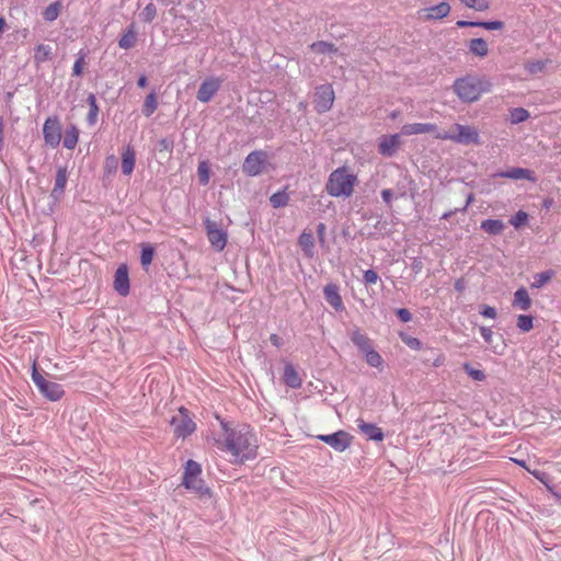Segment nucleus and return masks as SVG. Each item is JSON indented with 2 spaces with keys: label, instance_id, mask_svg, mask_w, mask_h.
Segmentation results:
<instances>
[{
  "label": "nucleus",
  "instance_id": "3",
  "mask_svg": "<svg viewBox=\"0 0 561 561\" xmlns=\"http://www.w3.org/2000/svg\"><path fill=\"white\" fill-rule=\"evenodd\" d=\"M357 176L347 167L335 169L328 179L325 191L333 197H350L354 193Z\"/></svg>",
  "mask_w": 561,
  "mask_h": 561
},
{
  "label": "nucleus",
  "instance_id": "1",
  "mask_svg": "<svg viewBox=\"0 0 561 561\" xmlns=\"http://www.w3.org/2000/svg\"><path fill=\"white\" fill-rule=\"evenodd\" d=\"M215 445L221 451L231 456L230 461L242 463L256 456L257 440L249 426L229 428L222 424V432L215 438Z\"/></svg>",
  "mask_w": 561,
  "mask_h": 561
},
{
  "label": "nucleus",
  "instance_id": "39",
  "mask_svg": "<svg viewBox=\"0 0 561 561\" xmlns=\"http://www.w3.org/2000/svg\"><path fill=\"white\" fill-rule=\"evenodd\" d=\"M365 355V359L367 364L371 367H380L382 365V358L378 352H376L373 347L365 351L363 353Z\"/></svg>",
  "mask_w": 561,
  "mask_h": 561
},
{
  "label": "nucleus",
  "instance_id": "37",
  "mask_svg": "<svg viewBox=\"0 0 561 561\" xmlns=\"http://www.w3.org/2000/svg\"><path fill=\"white\" fill-rule=\"evenodd\" d=\"M201 473V465L194 460H188L185 466L183 479L198 478Z\"/></svg>",
  "mask_w": 561,
  "mask_h": 561
},
{
  "label": "nucleus",
  "instance_id": "6",
  "mask_svg": "<svg viewBox=\"0 0 561 561\" xmlns=\"http://www.w3.org/2000/svg\"><path fill=\"white\" fill-rule=\"evenodd\" d=\"M170 424L174 435L180 438L187 437L196 430V424L185 408L179 409L178 413L172 416Z\"/></svg>",
  "mask_w": 561,
  "mask_h": 561
},
{
  "label": "nucleus",
  "instance_id": "47",
  "mask_svg": "<svg viewBox=\"0 0 561 561\" xmlns=\"http://www.w3.org/2000/svg\"><path fill=\"white\" fill-rule=\"evenodd\" d=\"M528 218L527 213L519 210L513 216L510 220L511 225H513L515 228H519L523 224L526 222Z\"/></svg>",
  "mask_w": 561,
  "mask_h": 561
},
{
  "label": "nucleus",
  "instance_id": "5",
  "mask_svg": "<svg viewBox=\"0 0 561 561\" xmlns=\"http://www.w3.org/2000/svg\"><path fill=\"white\" fill-rule=\"evenodd\" d=\"M32 380L39 390V392L50 401H57L64 396L62 387L51 380H47L33 364Z\"/></svg>",
  "mask_w": 561,
  "mask_h": 561
},
{
  "label": "nucleus",
  "instance_id": "54",
  "mask_svg": "<svg viewBox=\"0 0 561 561\" xmlns=\"http://www.w3.org/2000/svg\"><path fill=\"white\" fill-rule=\"evenodd\" d=\"M397 316L404 323L410 322L411 319H412L411 312L408 309H405V308L398 309L397 310Z\"/></svg>",
  "mask_w": 561,
  "mask_h": 561
},
{
  "label": "nucleus",
  "instance_id": "62",
  "mask_svg": "<svg viewBox=\"0 0 561 561\" xmlns=\"http://www.w3.org/2000/svg\"><path fill=\"white\" fill-rule=\"evenodd\" d=\"M455 288H456V290L461 291V290L463 289V283H462V280H460V279H459V280H457V282L455 283Z\"/></svg>",
  "mask_w": 561,
  "mask_h": 561
},
{
  "label": "nucleus",
  "instance_id": "10",
  "mask_svg": "<svg viewBox=\"0 0 561 561\" xmlns=\"http://www.w3.org/2000/svg\"><path fill=\"white\" fill-rule=\"evenodd\" d=\"M45 144L51 148L59 146L61 140V126L57 117H48L43 125Z\"/></svg>",
  "mask_w": 561,
  "mask_h": 561
},
{
  "label": "nucleus",
  "instance_id": "57",
  "mask_svg": "<svg viewBox=\"0 0 561 561\" xmlns=\"http://www.w3.org/2000/svg\"><path fill=\"white\" fill-rule=\"evenodd\" d=\"M270 341L276 347H282L284 344L283 339L277 334H272L270 336Z\"/></svg>",
  "mask_w": 561,
  "mask_h": 561
},
{
  "label": "nucleus",
  "instance_id": "18",
  "mask_svg": "<svg viewBox=\"0 0 561 561\" xmlns=\"http://www.w3.org/2000/svg\"><path fill=\"white\" fill-rule=\"evenodd\" d=\"M358 430L368 438L375 442L383 439V433L380 427L373 423H366L364 420H357Z\"/></svg>",
  "mask_w": 561,
  "mask_h": 561
},
{
  "label": "nucleus",
  "instance_id": "43",
  "mask_svg": "<svg viewBox=\"0 0 561 561\" xmlns=\"http://www.w3.org/2000/svg\"><path fill=\"white\" fill-rule=\"evenodd\" d=\"M460 2L467 8L476 11H485L490 8V2L488 0H460Z\"/></svg>",
  "mask_w": 561,
  "mask_h": 561
},
{
  "label": "nucleus",
  "instance_id": "33",
  "mask_svg": "<svg viewBox=\"0 0 561 561\" xmlns=\"http://www.w3.org/2000/svg\"><path fill=\"white\" fill-rule=\"evenodd\" d=\"M309 47L316 54H335L337 51L334 44L324 41L312 43Z\"/></svg>",
  "mask_w": 561,
  "mask_h": 561
},
{
  "label": "nucleus",
  "instance_id": "44",
  "mask_svg": "<svg viewBox=\"0 0 561 561\" xmlns=\"http://www.w3.org/2000/svg\"><path fill=\"white\" fill-rule=\"evenodd\" d=\"M154 250L150 244H144L140 255V262L144 267L151 264L153 260Z\"/></svg>",
  "mask_w": 561,
  "mask_h": 561
},
{
  "label": "nucleus",
  "instance_id": "29",
  "mask_svg": "<svg viewBox=\"0 0 561 561\" xmlns=\"http://www.w3.org/2000/svg\"><path fill=\"white\" fill-rule=\"evenodd\" d=\"M79 140V129L71 125L65 131L64 136V147L67 149H75Z\"/></svg>",
  "mask_w": 561,
  "mask_h": 561
},
{
  "label": "nucleus",
  "instance_id": "9",
  "mask_svg": "<svg viewBox=\"0 0 561 561\" xmlns=\"http://www.w3.org/2000/svg\"><path fill=\"white\" fill-rule=\"evenodd\" d=\"M265 163L266 153L262 150H255L247 156L242 171L249 176H256L262 173Z\"/></svg>",
  "mask_w": 561,
  "mask_h": 561
},
{
  "label": "nucleus",
  "instance_id": "59",
  "mask_svg": "<svg viewBox=\"0 0 561 561\" xmlns=\"http://www.w3.org/2000/svg\"><path fill=\"white\" fill-rule=\"evenodd\" d=\"M381 197L386 204H390L392 201V192L391 190H382L381 191Z\"/></svg>",
  "mask_w": 561,
  "mask_h": 561
},
{
  "label": "nucleus",
  "instance_id": "36",
  "mask_svg": "<svg viewBox=\"0 0 561 561\" xmlns=\"http://www.w3.org/2000/svg\"><path fill=\"white\" fill-rule=\"evenodd\" d=\"M60 9H61V3L59 1H56L51 4H49L43 12L44 20H46L48 22L55 21L60 13Z\"/></svg>",
  "mask_w": 561,
  "mask_h": 561
},
{
  "label": "nucleus",
  "instance_id": "16",
  "mask_svg": "<svg viewBox=\"0 0 561 561\" xmlns=\"http://www.w3.org/2000/svg\"><path fill=\"white\" fill-rule=\"evenodd\" d=\"M499 178H505L511 180H527L529 182H536L537 178L535 172L524 168H512L507 171H502L496 174Z\"/></svg>",
  "mask_w": 561,
  "mask_h": 561
},
{
  "label": "nucleus",
  "instance_id": "22",
  "mask_svg": "<svg viewBox=\"0 0 561 561\" xmlns=\"http://www.w3.org/2000/svg\"><path fill=\"white\" fill-rule=\"evenodd\" d=\"M136 153L131 146H127L122 153V172L130 175L135 167Z\"/></svg>",
  "mask_w": 561,
  "mask_h": 561
},
{
  "label": "nucleus",
  "instance_id": "25",
  "mask_svg": "<svg viewBox=\"0 0 561 561\" xmlns=\"http://www.w3.org/2000/svg\"><path fill=\"white\" fill-rule=\"evenodd\" d=\"M298 244L307 257L314 255V238L311 232L304 231L298 239Z\"/></svg>",
  "mask_w": 561,
  "mask_h": 561
},
{
  "label": "nucleus",
  "instance_id": "27",
  "mask_svg": "<svg viewBox=\"0 0 561 561\" xmlns=\"http://www.w3.org/2000/svg\"><path fill=\"white\" fill-rule=\"evenodd\" d=\"M137 35L135 30V24H130L125 33L118 41V46L123 49H130L136 45Z\"/></svg>",
  "mask_w": 561,
  "mask_h": 561
},
{
  "label": "nucleus",
  "instance_id": "38",
  "mask_svg": "<svg viewBox=\"0 0 561 561\" xmlns=\"http://www.w3.org/2000/svg\"><path fill=\"white\" fill-rule=\"evenodd\" d=\"M288 201H289V195L285 191H279L277 193H274L270 197L271 205L274 208H279V207L286 206L288 204Z\"/></svg>",
  "mask_w": 561,
  "mask_h": 561
},
{
  "label": "nucleus",
  "instance_id": "64",
  "mask_svg": "<svg viewBox=\"0 0 561 561\" xmlns=\"http://www.w3.org/2000/svg\"><path fill=\"white\" fill-rule=\"evenodd\" d=\"M4 25H5V20L3 16H0V34L2 33Z\"/></svg>",
  "mask_w": 561,
  "mask_h": 561
},
{
  "label": "nucleus",
  "instance_id": "2",
  "mask_svg": "<svg viewBox=\"0 0 561 561\" xmlns=\"http://www.w3.org/2000/svg\"><path fill=\"white\" fill-rule=\"evenodd\" d=\"M491 87V82L484 77L467 75L458 78L454 82L453 89L462 102L472 103L478 101L483 93L490 92Z\"/></svg>",
  "mask_w": 561,
  "mask_h": 561
},
{
  "label": "nucleus",
  "instance_id": "8",
  "mask_svg": "<svg viewBox=\"0 0 561 561\" xmlns=\"http://www.w3.org/2000/svg\"><path fill=\"white\" fill-rule=\"evenodd\" d=\"M204 224L211 247L218 252L222 251L228 240L226 231H224L216 221L210 219H206Z\"/></svg>",
  "mask_w": 561,
  "mask_h": 561
},
{
  "label": "nucleus",
  "instance_id": "13",
  "mask_svg": "<svg viewBox=\"0 0 561 561\" xmlns=\"http://www.w3.org/2000/svg\"><path fill=\"white\" fill-rule=\"evenodd\" d=\"M400 145L401 139L399 134L383 135L379 138L378 151L381 156L392 157L396 154Z\"/></svg>",
  "mask_w": 561,
  "mask_h": 561
},
{
  "label": "nucleus",
  "instance_id": "42",
  "mask_svg": "<svg viewBox=\"0 0 561 561\" xmlns=\"http://www.w3.org/2000/svg\"><path fill=\"white\" fill-rule=\"evenodd\" d=\"M517 328L522 332H529L534 328V318L527 314H519L517 318Z\"/></svg>",
  "mask_w": 561,
  "mask_h": 561
},
{
  "label": "nucleus",
  "instance_id": "60",
  "mask_svg": "<svg viewBox=\"0 0 561 561\" xmlns=\"http://www.w3.org/2000/svg\"><path fill=\"white\" fill-rule=\"evenodd\" d=\"M147 77L146 76H140V78L138 79V87L139 88H145L147 85Z\"/></svg>",
  "mask_w": 561,
  "mask_h": 561
},
{
  "label": "nucleus",
  "instance_id": "49",
  "mask_svg": "<svg viewBox=\"0 0 561 561\" xmlns=\"http://www.w3.org/2000/svg\"><path fill=\"white\" fill-rule=\"evenodd\" d=\"M479 27H483L490 31L502 30L504 27V23L501 21L479 22Z\"/></svg>",
  "mask_w": 561,
  "mask_h": 561
},
{
  "label": "nucleus",
  "instance_id": "56",
  "mask_svg": "<svg viewBox=\"0 0 561 561\" xmlns=\"http://www.w3.org/2000/svg\"><path fill=\"white\" fill-rule=\"evenodd\" d=\"M456 24L458 27H479V22L472 21L459 20Z\"/></svg>",
  "mask_w": 561,
  "mask_h": 561
},
{
  "label": "nucleus",
  "instance_id": "11",
  "mask_svg": "<svg viewBox=\"0 0 561 561\" xmlns=\"http://www.w3.org/2000/svg\"><path fill=\"white\" fill-rule=\"evenodd\" d=\"M450 10H451V8H450L449 3L443 1L438 4L420 9L416 12V14H417V19L423 22L438 21V20L446 18L450 13Z\"/></svg>",
  "mask_w": 561,
  "mask_h": 561
},
{
  "label": "nucleus",
  "instance_id": "53",
  "mask_svg": "<svg viewBox=\"0 0 561 561\" xmlns=\"http://www.w3.org/2000/svg\"><path fill=\"white\" fill-rule=\"evenodd\" d=\"M481 316H483L484 318H490V319H494L496 318V310L495 308L491 307V306H488V305H484L480 311Z\"/></svg>",
  "mask_w": 561,
  "mask_h": 561
},
{
  "label": "nucleus",
  "instance_id": "12",
  "mask_svg": "<svg viewBox=\"0 0 561 561\" xmlns=\"http://www.w3.org/2000/svg\"><path fill=\"white\" fill-rule=\"evenodd\" d=\"M222 80L216 77L205 79L197 91L196 98L202 103H208L219 90Z\"/></svg>",
  "mask_w": 561,
  "mask_h": 561
},
{
  "label": "nucleus",
  "instance_id": "35",
  "mask_svg": "<svg viewBox=\"0 0 561 561\" xmlns=\"http://www.w3.org/2000/svg\"><path fill=\"white\" fill-rule=\"evenodd\" d=\"M529 118V112L524 107H515L510 111V122L512 124H519Z\"/></svg>",
  "mask_w": 561,
  "mask_h": 561
},
{
  "label": "nucleus",
  "instance_id": "31",
  "mask_svg": "<svg viewBox=\"0 0 561 561\" xmlns=\"http://www.w3.org/2000/svg\"><path fill=\"white\" fill-rule=\"evenodd\" d=\"M87 102L89 104V113L87 115V122L89 125L93 126L98 121L99 106L96 104V98L93 93L88 95Z\"/></svg>",
  "mask_w": 561,
  "mask_h": 561
},
{
  "label": "nucleus",
  "instance_id": "41",
  "mask_svg": "<svg viewBox=\"0 0 561 561\" xmlns=\"http://www.w3.org/2000/svg\"><path fill=\"white\" fill-rule=\"evenodd\" d=\"M139 16L146 23L152 22L157 16L156 5L152 2L148 3L140 12Z\"/></svg>",
  "mask_w": 561,
  "mask_h": 561
},
{
  "label": "nucleus",
  "instance_id": "55",
  "mask_svg": "<svg viewBox=\"0 0 561 561\" xmlns=\"http://www.w3.org/2000/svg\"><path fill=\"white\" fill-rule=\"evenodd\" d=\"M480 333L486 343L492 342L493 332L490 328L481 327Z\"/></svg>",
  "mask_w": 561,
  "mask_h": 561
},
{
  "label": "nucleus",
  "instance_id": "48",
  "mask_svg": "<svg viewBox=\"0 0 561 561\" xmlns=\"http://www.w3.org/2000/svg\"><path fill=\"white\" fill-rule=\"evenodd\" d=\"M546 64L541 60L528 62L526 65V69L529 73L535 75L541 72L545 68Z\"/></svg>",
  "mask_w": 561,
  "mask_h": 561
},
{
  "label": "nucleus",
  "instance_id": "46",
  "mask_svg": "<svg viewBox=\"0 0 561 561\" xmlns=\"http://www.w3.org/2000/svg\"><path fill=\"white\" fill-rule=\"evenodd\" d=\"M197 174H198V178H199V182L202 184H207L208 181H209V171H208V167L206 164V162H201L198 164V169H197Z\"/></svg>",
  "mask_w": 561,
  "mask_h": 561
},
{
  "label": "nucleus",
  "instance_id": "14",
  "mask_svg": "<svg viewBox=\"0 0 561 561\" xmlns=\"http://www.w3.org/2000/svg\"><path fill=\"white\" fill-rule=\"evenodd\" d=\"M319 439L337 451H344L351 445V436L344 431H339L330 435H320Z\"/></svg>",
  "mask_w": 561,
  "mask_h": 561
},
{
  "label": "nucleus",
  "instance_id": "30",
  "mask_svg": "<svg viewBox=\"0 0 561 561\" xmlns=\"http://www.w3.org/2000/svg\"><path fill=\"white\" fill-rule=\"evenodd\" d=\"M469 50L476 56L485 57L489 53L488 43L483 38H473L469 43Z\"/></svg>",
  "mask_w": 561,
  "mask_h": 561
},
{
  "label": "nucleus",
  "instance_id": "45",
  "mask_svg": "<svg viewBox=\"0 0 561 561\" xmlns=\"http://www.w3.org/2000/svg\"><path fill=\"white\" fill-rule=\"evenodd\" d=\"M463 368L473 380L482 381L485 379V374L482 370L476 369L471 367L469 364H465Z\"/></svg>",
  "mask_w": 561,
  "mask_h": 561
},
{
  "label": "nucleus",
  "instance_id": "7",
  "mask_svg": "<svg viewBox=\"0 0 561 561\" xmlns=\"http://www.w3.org/2000/svg\"><path fill=\"white\" fill-rule=\"evenodd\" d=\"M334 91L331 84H322L316 89L314 108L318 113H325L334 103Z\"/></svg>",
  "mask_w": 561,
  "mask_h": 561
},
{
  "label": "nucleus",
  "instance_id": "52",
  "mask_svg": "<svg viewBox=\"0 0 561 561\" xmlns=\"http://www.w3.org/2000/svg\"><path fill=\"white\" fill-rule=\"evenodd\" d=\"M403 342L411 348L413 350H420L421 348V341L416 337H412V336H405L402 339Z\"/></svg>",
  "mask_w": 561,
  "mask_h": 561
},
{
  "label": "nucleus",
  "instance_id": "50",
  "mask_svg": "<svg viewBox=\"0 0 561 561\" xmlns=\"http://www.w3.org/2000/svg\"><path fill=\"white\" fill-rule=\"evenodd\" d=\"M83 65H84V55H80L75 65H73V68H72V75L76 76V77H79L81 76L82 73V69H83Z\"/></svg>",
  "mask_w": 561,
  "mask_h": 561
},
{
  "label": "nucleus",
  "instance_id": "23",
  "mask_svg": "<svg viewBox=\"0 0 561 561\" xmlns=\"http://www.w3.org/2000/svg\"><path fill=\"white\" fill-rule=\"evenodd\" d=\"M513 306L523 311H527L531 307V299L524 287H520L515 291Z\"/></svg>",
  "mask_w": 561,
  "mask_h": 561
},
{
  "label": "nucleus",
  "instance_id": "32",
  "mask_svg": "<svg viewBox=\"0 0 561 561\" xmlns=\"http://www.w3.org/2000/svg\"><path fill=\"white\" fill-rule=\"evenodd\" d=\"M51 56V47L49 45L39 44L35 47L34 61L39 65L48 60Z\"/></svg>",
  "mask_w": 561,
  "mask_h": 561
},
{
  "label": "nucleus",
  "instance_id": "63",
  "mask_svg": "<svg viewBox=\"0 0 561 561\" xmlns=\"http://www.w3.org/2000/svg\"><path fill=\"white\" fill-rule=\"evenodd\" d=\"M552 494L556 497L557 503L561 505V493L552 492Z\"/></svg>",
  "mask_w": 561,
  "mask_h": 561
},
{
  "label": "nucleus",
  "instance_id": "15",
  "mask_svg": "<svg viewBox=\"0 0 561 561\" xmlns=\"http://www.w3.org/2000/svg\"><path fill=\"white\" fill-rule=\"evenodd\" d=\"M183 485L196 494L199 499L209 500L211 497V491L205 485L204 481L198 478L183 479Z\"/></svg>",
  "mask_w": 561,
  "mask_h": 561
},
{
  "label": "nucleus",
  "instance_id": "34",
  "mask_svg": "<svg viewBox=\"0 0 561 561\" xmlns=\"http://www.w3.org/2000/svg\"><path fill=\"white\" fill-rule=\"evenodd\" d=\"M158 107L157 96L154 92L149 93L142 105V113L145 116H151Z\"/></svg>",
  "mask_w": 561,
  "mask_h": 561
},
{
  "label": "nucleus",
  "instance_id": "19",
  "mask_svg": "<svg viewBox=\"0 0 561 561\" xmlns=\"http://www.w3.org/2000/svg\"><path fill=\"white\" fill-rule=\"evenodd\" d=\"M436 130V125L430 123H412L405 124L401 128V134L404 136L419 135L433 133Z\"/></svg>",
  "mask_w": 561,
  "mask_h": 561
},
{
  "label": "nucleus",
  "instance_id": "26",
  "mask_svg": "<svg viewBox=\"0 0 561 561\" xmlns=\"http://www.w3.org/2000/svg\"><path fill=\"white\" fill-rule=\"evenodd\" d=\"M351 341L358 347V350L364 353L369 350L371 346L369 337L364 334L358 328L354 329L350 333Z\"/></svg>",
  "mask_w": 561,
  "mask_h": 561
},
{
  "label": "nucleus",
  "instance_id": "4",
  "mask_svg": "<svg viewBox=\"0 0 561 561\" xmlns=\"http://www.w3.org/2000/svg\"><path fill=\"white\" fill-rule=\"evenodd\" d=\"M454 129L456 130V133H450V131L438 133L436 135V138L442 139V140H453L455 142L465 144V145L480 142L479 133L474 127L468 126V125L455 124Z\"/></svg>",
  "mask_w": 561,
  "mask_h": 561
},
{
  "label": "nucleus",
  "instance_id": "58",
  "mask_svg": "<svg viewBox=\"0 0 561 561\" xmlns=\"http://www.w3.org/2000/svg\"><path fill=\"white\" fill-rule=\"evenodd\" d=\"M317 233H318L320 242H324L325 225L323 222H320L317 226Z\"/></svg>",
  "mask_w": 561,
  "mask_h": 561
},
{
  "label": "nucleus",
  "instance_id": "24",
  "mask_svg": "<svg viewBox=\"0 0 561 561\" xmlns=\"http://www.w3.org/2000/svg\"><path fill=\"white\" fill-rule=\"evenodd\" d=\"M284 382L293 388L298 389L301 387V378L299 377L297 370L291 364H287L284 368Z\"/></svg>",
  "mask_w": 561,
  "mask_h": 561
},
{
  "label": "nucleus",
  "instance_id": "61",
  "mask_svg": "<svg viewBox=\"0 0 561 561\" xmlns=\"http://www.w3.org/2000/svg\"><path fill=\"white\" fill-rule=\"evenodd\" d=\"M412 268L414 272H420L422 268V262L421 261H414L412 264Z\"/></svg>",
  "mask_w": 561,
  "mask_h": 561
},
{
  "label": "nucleus",
  "instance_id": "21",
  "mask_svg": "<svg viewBox=\"0 0 561 561\" xmlns=\"http://www.w3.org/2000/svg\"><path fill=\"white\" fill-rule=\"evenodd\" d=\"M68 181V172L66 167H59L56 173L55 186L51 191V196L55 199H59L64 194L66 184Z\"/></svg>",
  "mask_w": 561,
  "mask_h": 561
},
{
  "label": "nucleus",
  "instance_id": "20",
  "mask_svg": "<svg viewBox=\"0 0 561 561\" xmlns=\"http://www.w3.org/2000/svg\"><path fill=\"white\" fill-rule=\"evenodd\" d=\"M324 298L327 302L333 307L335 310L343 309V301L339 294V287L334 284H329L323 289Z\"/></svg>",
  "mask_w": 561,
  "mask_h": 561
},
{
  "label": "nucleus",
  "instance_id": "51",
  "mask_svg": "<svg viewBox=\"0 0 561 561\" xmlns=\"http://www.w3.org/2000/svg\"><path fill=\"white\" fill-rule=\"evenodd\" d=\"M378 280V274L373 270H367L364 273V282L366 284H376Z\"/></svg>",
  "mask_w": 561,
  "mask_h": 561
},
{
  "label": "nucleus",
  "instance_id": "17",
  "mask_svg": "<svg viewBox=\"0 0 561 561\" xmlns=\"http://www.w3.org/2000/svg\"><path fill=\"white\" fill-rule=\"evenodd\" d=\"M114 288L122 296H126L129 293V278L128 270L126 265H121L114 276Z\"/></svg>",
  "mask_w": 561,
  "mask_h": 561
},
{
  "label": "nucleus",
  "instance_id": "40",
  "mask_svg": "<svg viewBox=\"0 0 561 561\" xmlns=\"http://www.w3.org/2000/svg\"><path fill=\"white\" fill-rule=\"evenodd\" d=\"M553 276L552 271H546L542 273H538L534 276V282L531 283L533 288H540L545 284H547Z\"/></svg>",
  "mask_w": 561,
  "mask_h": 561
},
{
  "label": "nucleus",
  "instance_id": "28",
  "mask_svg": "<svg viewBox=\"0 0 561 561\" xmlns=\"http://www.w3.org/2000/svg\"><path fill=\"white\" fill-rule=\"evenodd\" d=\"M481 229L489 234L497 236L505 229V224L500 219H486L481 222Z\"/></svg>",
  "mask_w": 561,
  "mask_h": 561
}]
</instances>
